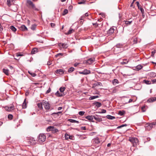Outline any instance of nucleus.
Instances as JSON below:
<instances>
[{"label":"nucleus","instance_id":"obj_23","mask_svg":"<svg viewBox=\"0 0 156 156\" xmlns=\"http://www.w3.org/2000/svg\"><path fill=\"white\" fill-rule=\"evenodd\" d=\"M65 89H66V88L65 87H61L59 88V91H60V93L62 94H65L64 93V91L65 90Z\"/></svg>","mask_w":156,"mask_h":156},{"label":"nucleus","instance_id":"obj_6","mask_svg":"<svg viewBox=\"0 0 156 156\" xmlns=\"http://www.w3.org/2000/svg\"><path fill=\"white\" fill-rule=\"evenodd\" d=\"M129 140L133 143V146L135 147L136 145V144L139 142L137 138L135 137L130 138Z\"/></svg>","mask_w":156,"mask_h":156},{"label":"nucleus","instance_id":"obj_22","mask_svg":"<svg viewBox=\"0 0 156 156\" xmlns=\"http://www.w3.org/2000/svg\"><path fill=\"white\" fill-rule=\"evenodd\" d=\"M38 51V49L37 48H34L32 49L31 51V54H34L36 53Z\"/></svg>","mask_w":156,"mask_h":156},{"label":"nucleus","instance_id":"obj_37","mask_svg":"<svg viewBox=\"0 0 156 156\" xmlns=\"http://www.w3.org/2000/svg\"><path fill=\"white\" fill-rule=\"evenodd\" d=\"M11 30L13 32H15L16 30V28L13 26H11L10 27Z\"/></svg>","mask_w":156,"mask_h":156},{"label":"nucleus","instance_id":"obj_17","mask_svg":"<svg viewBox=\"0 0 156 156\" xmlns=\"http://www.w3.org/2000/svg\"><path fill=\"white\" fill-rule=\"evenodd\" d=\"M64 71L62 69H57L55 71L56 74H62L64 73Z\"/></svg>","mask_w":156,"mask_h":156},{"label":"nucleus","instance_id":"obj_20","mask_svg":"<svg viewBox=\"0 0 156 156\" xmlns=\"http://www.w3.org/2000/svg\"><path fill=\"white\" fill-rule=\"evenodd\" d=\"M55 95L57 97H62L65 95V94H62L60 93L58 91L55 94Z\"/></svg>","mask_w":156,"mask_h":156},{"label":"nucleus","instance_id":"obj_12","mask_svg":"<svg viewBox=\"0 0 156 156\" xmlns=\"http://www.w3.org/2000/svg\"><path fill=\"white\" fill-rule=\"evenodd\" d=\"M115 30V29L113 27L110 28L107 31V34L108 35H112L113 34Z\"/></svg>","mask_w":156,"mask_h":156},{"label":"nucleus","instance_id":"obj_61","mask_svg":"<svg viewBox=\"0 0 156 156\" xmlns=\"http://www.w3.org/2000/svg\"><path fill=\"white\" fill-rule=\"evenodd\" d=\"M79 63H76L74 64V66L76 67L79 65Z\"/></svg>","mask_w":156,"mask_h":156},{"label":"nucleus","instance_id":"obj_33","mask_svg":"<svg viewBox=\"0 0 156 156\" xmlns=\"http://www.w3.org/2000/svg\"><path fill=\"white\" fill-rule=\"evenodd\" d=\"M106 117L107 119H113L115 118L114 116H112L109 115H107Z\"/></svg>","mask_w":156,"mask_h":156},{"label":"nucleus","instance_id":"obj_1","mask_svg":"<svg viewBox=\"0 0 156 156\" xmlns=\"http://www.w3.org/2000/svg\"><path fill=\"white\" fill-rule=\"evenodd\" d=\"M27 3L28 4L27 6L30 8L32 9L33 10L36 11H39V9L36 8L35 5L33 3V2L30 0H27Z\"/></svg>","mask_w":156,"mask_h":156},{"label":"nucleus","instance_id":"obj_40","mask_svg":"<svg viewBox=\"0 0 156 156\" xmlns=\"http://www.w3.org/2000/svg\"><path fill=\"white\" fill-rule=\"evenodd\" d=\"M73 31V30L72 29H70L69 31L66 33V34L68 35L71 34Z\"/></svg>","mask_w":156,"mask_h":156},{"label":"nucleus","instance_id":"obj_54","mask_svg":"<svg viewBox=\"0 0 156 156\" xmlns=\"http://www.w3.org/2000/svg\"><path fill=\"white\" fill-rule=\"evenodd\" d=\"M51 91V89L50 88H49L48 89L46 93L48 94L49 93H50Z\"/></svg>","mask_w":156,"mask_h":156},{"label":"nucleus","instance_id":"obj_50","mask_svg":"<svg viewBox=\"0 0 156 156\" xmlns=\"http://www.w3.org/2000/svg\"><path fill=\"white\" fill-rule=\"evenodd\" d=\"M137 39L136 38H134L133 39V44H136L137 43Z\"/></svg>","mask_w":156,"mask_h":156},{"label":"nucleus","instance_id":"obj_21","mask_svg":"<svg viewBox=\"0 0 156 156\" xmlns=\"http://www.w3.org/2000/svg\"><path fill=\"white\" fill-rule=\"evenodd\" d=\"M68 121L71 123H79L78 121L72 119H68Z\"/></svg>","mask_w":156,"mask_h":156},{"label":"nucleus","instance_id":"obj_44","mask_svg":"<svg viewBox=\"0 0 156 156\" xmlns=\"http://www.w3.org/2000/svg\"><path fill=\"white\" fill-rule=\"evenodd\" d=\"M127 126V124H122V125L120 126H119L117 127V129H119V128H120L122 127H124V126Z\"/></svg>","mask_w":156,"mask_h":156},{"label":"nucleus","instance_id":"obj_5","mask_svg":"<svg viewBox=\"0 0 156 156\" xmlns=\"http://www.w3.org/2000/svg\"><path fill=\"white\" fill-rule=\"evenodd\" d=\"M94 61V58H91L88 59L87 60L84 61L83 62V63L87 65H90L93 63Z\"/></svg>","mask_w":156,"mask_h":156},{"label":"nucleus","instance_id":"obj_62","mask_svg":"<svg viewBox=\"0 0 156 156\" xmlns=\"http://www.w3.org/2000/svg\"><path fill=\"white\" fill-rule=\"evenodd\" d=\"M102 119L98 117V122H101L102 121Z\"/></svg>","mask_w":156,"mask_h":156},{"label":"nucleus","instance_id":"obj_10","mask_svg":"<svg viewBox=\"0 0 156 156\" xmlns=\"http://www.w3.org/2000/svg\"><path fill=\"white\" fill-rule=\"evenodd\" d=\"M65 139L66 140L70 139L71 140H74V136H73L69 135L66 133L65 134Z\"/></svg>","mask_w":156,"mask_h":156},{"label":"nucleus","instance_id":"obj_14","mask_svg":"<svg viewBox=\"0 0 156 156\" xmlns=\"http://www.w3.org/2000/svg\"><path fill=\"white\" fill-rule=\"evenodd\" d=\"M156 101V97H152L147 100V102L148 103H152Z\"/></svg>","mask_w":156,"mask_h":156},{"label":"nucleus","instance_id":"obj_30","mask_svg":"<svg viewBox=\"0 0 156 156\" xmlns=\"http://www.w3.org/2000/svg\"><path fill=\"white\" fill-rule=\"evenodd\" d=\"M125 113V112L124 110H122L119 111L118 114L122 116L124 115Z\"/></svg>","mask_w":156,"mask_h":156},{"label":"nucleus","instance_id":"obj_41","mask_svg":"<svg viewBox=\"0 0 156 156\" xmlns=\"http://www.w3.org/2000/svg\"><path fill=\"white\" fill-rule=\"evenodd\" d=\"M68 12V10L67 9H65L64 10V12L62 14V15H65L67 14Z\"/></svg>","mask_w":156,"mask_h":156},{"label":"nucleus","instance_id":"obj_59","mask_svg":"<svg viewBox=\"0 0 156 156\" xmlns=\"http://www.w3.org/2000/svg\"><path fill=\"white\" fill-rule=\"evenodd\" d=\"M81 129L83 130H86V127L85 126L82 127H81Z\"/></svg>","mask_w":156,"mask_h":156},{"label":"nucleus","instance_id":"obj_64","mask_svg":"<svg viewBox=\"0 0 156 156\" xmlns=\"http://www.w3.org/2000/svg\"><path fill=\"white\" fill-rule=\"evenodd\" d=\"M89 14L88 12H86L85 13L84 15V16H88Z\"/></svg>","mask_w":156,"mask_h":156},{"label":"nucleus","instance_id":"obj_36","mask_svg":"<svg viewBox=\"0 0 156 156\" xmlns=\"http://www.w3.org/2000/svg\"><path fill=\"white\" fill-rule=\"evenodd\" d=\"M143 82L147 84H151V81L149 80H144Z\"/></svg>","mask_w":156,"mask_h":156},{"label":"nucleus","instance_id":"obj_46","mask_svg":"<svg viewBox=\"0 0 156 156\" xmlns=\"http://www.w3.org/2000/svg\"><path fill=\"white\" fill-rule=\"evenodd\" d=\"M85 113V112L83 111H80L79 112V114L81 116L83 115Z\"/></svg>","mask_w":156,"mask_h":156},{"label":"nucleus","instance_id":"obj_35","mask_svg":"<svg viewBox=\"0 0 156 156\" xmlns=\"http://www.w3.org/2000/svg\"><path fill=\"white\" fill-rule=\"evenodd\" d=\"M86 1V0H81V1H79L78 3V4H84L85 3Z\"/></svg>","mask_w":156,"mask_h":156},{"label":"nucleus","instance_id":"obj_29","mask_svg":"<svg viewBox=\"0 0 156 156\" xmlns=\"http://www.w3.org/2000/svg\"><path fill=\"white\" fill-rule=\"evenodd\" d=\"M129 62L127 59H124L123 60L122 62H121V64L122 65L126 64Z\"/></svg>","mask_w":156,"mask_h":156},{"label":"nucleus","instance_id":"obj_9","mask_svg":"<svg viewBox=\"0 0 156 156\" xmlns=\"http://www.w3.org/2000/svg\"><path fill=\"white\" fill-rule=\"evenodd\" d=\"M131 18L129 19V21H126L124 20L123 22V24L124 25V26H127L128 25H130L132 23V20H131Z\"/></svg>","mask_w":156,"mask_h":156},{"label":"nucleus","instance_id":"obj_26","mask_svg":"<svg viewBox=\"0 0 156 156\" xmlns=\"http://www.w3.org/2000/svg\"><path fill=\"white\" fill-rule=\"evenodd\" d=\"M22 108L23 109L26 108H27V102H26V99H25L23 102L22 105Z\"/></svg>","mask_w":156,"mask_h":156},{"label":"nucleus","instance_id":"obj_52","mask_svg":"<svg viewBox=\"0 0 156 156\" xmlns=\"http://www.w3.org/2000/svg\"><path fill=\"white\" fill-rule=\"evenodd\" d=\"M136 4L137 6L138 7V8L139 9H140V3L139 2H136Z\"/></svg>","mask_w":156,"mask_h":156},{"label":"nucleus","instance_id":"obj_25","mask_svg":"<svg viewBox=\"0 0 156 156\" xmlns=\"http://www.w3.org/2000/svg\"><path fill=\"white\" fill-rule=\"evenodd\" d=\"M135 68L136 70H139L143 68V66L141 65H139L136 66Z\"/></svg>","mask_w":156,"mask_h":156},{"label":"nucleus","instance_id":"obj_49","mask_svg":"<svg viewBox=\"0 0 156 156\" xmlns=\"http://www.w3.org/2000/svg\"><path fill=\"white\" fill-rule=\"evenodd\" d=\"M16 56L17 57L20 56H23V55L21 53H16Z\"/></svg>","mask_w":156,"mask_h":156},{"label":"nucleus","instance_id":"obj_39","mask_svg":"<svg viewBox=\"0 0 156 156\" xmlns=\"http://www.w3.org/2000/svg\"><path fill=\"white\" fill-rule=\"evenodd\" d=\"M74 68L73 67H71L69 69L68 72L69 73H71L73 72L74 70Z\"/></svg>","mask_w":156,"mask_h":156},{"label":"nucleus","instance_id":"obj_18","mask_svg":"<svg viewBox=\"0 0 156 156\" xmlns=\"http://www.w3.org/2000/svg\"><path fill=\"white\" fill-rule=\"evenodd\" d=\"M123 45L122 44H118L114 48L115 49V48H122L123 47Z\"/></svg>","mask_w":156,"mask_h":156},{"label":"nucleus","instance_id":"obj_24","mask_svg":"<svg viewBox=\"0 0 156 156\" xmlns=\"http://www.w3.org/2000/svg\"><path fill=\"white\" fill-rule=\"evenodd\" d=\"M85 118L90 121H92L93 119V116L92 115H88Z\"/></svg>","mask_w":156,"mask_h":156},{"label":"nucleus","instance_id":"obj_8","mask_svg":"<svg viewBox=\"0 0 156 156\" xmlns=\"http://www.w3.org/2000/svg\"><path fill=\"white\" fill-rule=\"evenodd\" d=\"M27 142L31 145H34L36 143V140L33 137H29L27 140Z\"/></svg>","mask_w":156,"mask_h":156},{"label":"nucleus","instance_id":"obj_13","mask_svg":"<svg viewBox=\"0 0 156 156\" xmlns=\"http://www.w3.org/2000/svg\"><path fill=\"white\" fill-rule=\"evenodd\" d=\"M79 73L83 75H87L90 73V71L87 69H85L82 72H79Z\"/></svg>","mask_w":156,"mask_h":156},{"label":"nucleus","instance_id":"obj_2","mask_svg":"<svg viewBox=\"0 0 156 156\" xmlns=\"http://www.w3.org/2000/svg\"><path fill=\"white\" fill-rule=\"evenodd\" d=\"M46 139V136L43 134H40L38 136V141L40 143H41L44 142Z\"/></svg>","mask_w":156,"mask_h":156},{"label":"nucleus","instance_id":"obj_51","mask_svg":"<svg viewBox=\"0 0 156 156\" xmlns=\"http://www.w3.org/2000/svg\"><path fill=\"white\" fill-rule=\"evenodd\" d=\"M101 15L102 17H105V14L104 13H100L99 14V16Z\"/></svg>","mask_w":156,"mask_h":156},{"label":"nucleus","instance_id":"obj_34","mask_svg":"<svg viewBox=\"0 0 156 156\" xmlns=\"http://www.w3.org/2000/svg\"><path fill=\"white\" fill-rule=\"evenodd\" d=\"M112 82L114 85H116L119 83L118 80L116 79H114Z\"/></svg>","mask_w":156,"mask_h":156},{"label":"nucleus","instance_id":"obj_45","mask_svg":"<svg viewBox=\"0 0 156 156\" xmlns=\"http://www.w3.org/2000/svg\"><path fill=\"white\" fill-rule=\"evenodd\" d=\"M13 115L11 114H9L8 116V118L10 120L12 119L13 118Z\"/></svg>","mask_w":156,"mask_h":156},{"label":"nucleus","instance_id":"obj_4","mask_svg":"<svg viewBox=\"0 0 156 156\" xmlns=\"http://www.w3.org/2000/svg\"><path fill=\"white\" fill-rule=\"evenodd\" d=\"M156 122H153L151 123H147L146 124V129L148 130H151L153 127L155 126Z\"/></svg>","mask_w":156,"mask_h":156},{"label":"nucleus","instance_id":"obj_60","mask_svg":"<svg viewBox=\"0 0 156 156\" xmlns=\"http://www.w3.org/2000/svg\"><path fill=\"white\" fill-rule=\"evenodd\" d=\"M153 83H154L155 82H156V79H155L153 80H152Z\"/></svg>","mask_w":156,"mask_h":156},{"label":"nucleus","instance_id":"obj_15","mask_svg":"<svg viewBox=\"0 0 156 156\" xmlns=\"http://www.w3.org/2000/svg\"><path fill=\"white\" fill-rule=\"evenodd\" d=\"M59 46L62 48H66L68 47V45L67 44L62 43H59Z\"/></svg>","mask_w":156,"mask_h":156},{"label":"nucleus","instance_id":"obj_47","mask_svg":"<svg viewBox=\"0 0 156 156\" xmlns=\"http://www.w3.org/2000/svg\"><path fill=\"white\" fill-rule=\"evenodd\" d=\"M28 73L30 74L33 77H34L36 76V74L35 73H32L29 71L28 72Z\"/></svg>","mask_w":156,"mask_h":156},{"label":"nucleus","instance_id":"obj_56","mask_svg":"<svg viewBox=\"0 0 156 156\" xmlns=\"http://www.w3.org/2000/svg\"><path fill=\"white\" fill-rule=\"evenodd\" d=\"M51 26L52 27H54L55 26V24L52 23H51Z\"/></svg>","mask_w":156,"mask_h":156},{"label":"nucleus","instance_id":"obj_7","mask_svg":"<svg viewBox=\"0 0 156 156\" xmlns=\"http://www.w3.org/2000/svg\"><path fill=\"white\" fill-rule=\"evenodd\" d=\"M43 105L46 110H48L50 108V105L48 101L43 100Z\"/></svg>","mask_w":156,"mask_h":156},{"label":"nucleus","instance_id":"obj_16","mask_svg":"<svg viewBox=\"0 0 156 156\" xmlns=\"http://www.w3.org/2000/svg\"><path fill=\"white\" fill-rule=\"evenodd\" d=\"M20 30L23 31H27L28 30L27 27L24 25H21L20 28Z\"/></svg>","mask_w":156,"mask_h":156},{"label":"nucleus","instance_id":"obj_3","mask_svg":"<svg viewBox=\"0 0 156 156\" xmlns=\"http://www.w3.org/2000/svg\"><path fill=\"white\" fill-rule=\"evenodd\" d=\"M47 130L48 132L51 131L52 133H55L59 131L58 129L55 128L53 126H49L47 129Z\"/></svg>","mask_w":156,"mask_h":156},{"label":"nucleus","instance_id":"obj_27","mask_svg":"<svg viewBox=\"0 0 156 156\" xmlns=\"http://www.w3.org/2000/svg\"><path fill=\"white\" fill-rule=\"evenodd\" d=\"M3 72L5 73L7 75H9V70L8 69H2Z\"/></svg>","mask_w":156,"mask_h":156},{"label":"nucleus","instance_id":"obj_55","mask_svg":"<svg viewBox=\"0 0 156 156\" xmlns=\"http://www.w3.org/2000/svg\"><path fill=\"white\" fill-rule=\"evenodd\" d=\"M3 30V28L2 25L0 23V32H2Z\"/></svg>","mask_w":156,"mask_h":156},{"label":"nucleus","instance_id":"obj_43","mask_svg":"<svg viewBox=\"0 0 156 156\" xmlns=\"http://www.w3.org/2000/svg\"><path fill=\"white\" fill-rule=\"evenodd\" d=\"M9 111H11L13 110L14 109V106L12 105L10 106H8Z\"/></svg>","mask_w":156,"mask_h":156},{"label":"nucleus","instance_id":"obj_53","mask_svg":"<svg viewBox=\"0 0 156 156\" xmlns=\"http://www.w3.org/2000/svg\"><path fill=\"white\" fill-rule=\"evenodd\" d=\"M5 108L6 110L8 111H9V108L8 106H5Z\"/></svg>","mask_w":156,"mask_h":156},{"label":"nucleus","instance_id":"obj_32","mask_svg":"<svg viewBox=\"0 0 156 156\" xmlns=\"http://www.w3.org/2000/svg\"><path fill=\"white\" fill-rule=\"evenodd\" d=\"M62 113V112H58L56 113H53L51 114V115L53 116H55L56 115L58 116L60 114H61Z\"/></svg>","mask_w":156,"mask_h":156},{"label":"nucleus","instance_id":"obj_58","mask_svg":"<svg viewBox=\"0 0 156 156\" xmlns=\"http://www.w3.org/2000/svg\"><path fill=\"white\" fill-rule=\"evenodd\" d=\"M85 17V16H81V18L80 19V20H83V19H84Z\"/></svg>","mask_w":156,"mask_h":156},{"label":"nucleus","instance_id":"obj_38","mask_svg":"<svg viewBox=\"0 0 156 156\" xmlns=\"http://www.w3.org/2000/svg\"><path fill=\"white\" fill-rule=\"evenodd\" d=\"M36 26H37V25L36 24H33V25H32L31 27V29L32 30H35Z\"/></svg>","mask_w":156,"mask_h":156},{"label":"nucleus","instance_id":"obj_48","mask_svg":"<svg viewBox=\"0 0 156 156\" xmlns=\"http://www.w3.org/2000/svg\"><path fill=\"white\" fill-rule=\"evenodd\" d=\"M139 9L140 10L141 12L142 13V15L144 13V9L142 7H140Z\"/></svg>","mask_w":156,"mask_h":156},{"label":"nucleus","instance_id":"obj_42","mask_svg":"<svg viewBox=\"0 0 156 156\" xmlns=\"http://www.w3.org/2000/svg\"><path fill=\"white\" fill-rule=\"evenodd\" d=\"M98 98V96L97 95V96H91L89 98V99L90 100H93L94 99H95L96 98Z\"/></svg>","mask_w":156,"mask_h":156},{"label":"nucleus","instance_id":"obj_19","mask_svg":"<svg viewBox=\"0 0 156 156\" xmlns=\"http://www.w3.org/2000/svg\"><path fill=\"white\" fill-rule=\"evenodd\" d=\"M43 105V101L41 102L38 103L37 104V105L40 109H43L42 105Z\"/></svg>","mask_w":156,"mask_h":156},{"label":"nucleus","instance_id":"obj_57","mask_svg":"<svg viewBox=\"0 0 156 156\" xmlns=\"http://www.w3.org/2000/svg\"><path fill=\"white\" fill-rule=\"evenodd\" d=\"M63 55V54L62 53H58V54H57V55H56L55 56L57 57L58 56H59V55Z\"/></svg>","mask_w":156,"mask_h":156},{"label":"nucleus","instance_id":"obj_11","mask_svg":"<svg viewBox=\"0 0 156 156\" xmlns=\"http://www.w3.org/2000/svg\"><path fill=\"white\" fill-rule=\"evenodd\" d=\"M15 0H7L6 4L9 7H10L15 2Z\"/></svg>","mask_w":156,"mask_h":156},{"label":"nucleus","instance_id":"obj_28","mask_svg":"<svg viewBox=\"0 0 156 156\" xmlns=\"http://www.w3.org/2000/svg\"><path fill=\"white\" fill-rule=\"evenodd\" d=\"M149 76L151 78H154L156 76V74L155 73L152 72L150 73Z\"/></svg>","mask_w":156,"mask_h":156},{"label":"nucleus","instance_id":"obj_31","mask_svg":"<svg viewBox=\"0 0 156 156\" xmlns=\"http://www.w3.org/2000/svg\"><path fill=\"white\" fill-rule=\"evenodd\" d=\"M99 111H98V113H105L106 112V110L104 109H100L99 110Z\"/></svg>","mask_w":156,"mask_h":156},{"label":"nucleus","instance_id":"obj_63","mask_svg":"<svg viewBox=\"0 0 156 156\" xmlns=\"http://www.w3.org/2000/svg\"><path fill=\"white\" fill-rule=\"evenodd\" d=\"M101 103L98 102V108L101 107Z\"/></svg>","mask_w":156,"mask_h":156}]
</instances>
